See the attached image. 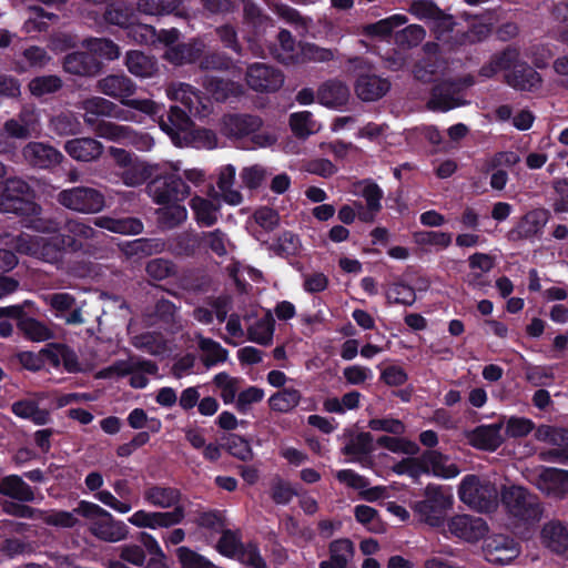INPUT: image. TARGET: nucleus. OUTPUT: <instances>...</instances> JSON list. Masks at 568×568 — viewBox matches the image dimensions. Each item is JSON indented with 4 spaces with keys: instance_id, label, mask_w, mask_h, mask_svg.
I'll return each mask as SVG.
<instances>
[{
    "instance_id": "obj_1",
    "label": "nucleus",
    "mask_w": 568,
    "mask_h": 568,
    "mask_svg": "<svg viewBox=\"0 0 568 568\" xmlns=\"http://www.w3.org/2000/svg\"><path fill=\"white\" fill-rule=\"evenodd\" d=\"M149 193L155 203L162 205L158 210V219L163 226L174 227L186 220L187 211L181 202L190 195V187L180 178L172 174L166 181H153Z\"/></svg>"
},
{
    "instance_id": "obj_2",
    "label": "nucleus",
    "mask_w": 568,
    "mask_h": 568,
    "mask_svg": "<svg viewBox=\"0 0 568 568\" xmlns=\"http://www.w3.org/2000/svg\"><path fill=\"white\" fill-rule=\"evenodd\" d=\"M160 128L180 148L193 146L213 149L216 146L215 134L206 129H195L186 113L172 106L168 120L160 121Z\"/></svg>"
},
{
    "instance_id": "obj_3",
    "label": "nucleus",
    "mask_w": 568,
    "mask_h": 568,
    "mask_svg": "<svg viewBox=\"0 0 568 568\" xmlns=\"http://www.w3.org/2000/svg\"><path fill=\"white\" fill-rule=\"evenodd\" d=\"M75 513L87 519L90 532L103 541L118 542L125 539L129 534L123 521L116 520L108 510L94 503L80 501Z\"/></svg>"
},
{
    "instance_id": "obj_4",
    "label": "nucleus",
    "mask_w": 568,
    "mask_h": 568,
    "mask_svg": "<svg viewBox=\"0 0 568 568\" xmlns=\"http://www.w3.org/2000/svg\"><path fill=\"white\" fill-rule=\"evenodd\" d=\"M98 89L103 94L119 100L123 105L139 110L145 114L154 115L160 111V105L152 100L130 99L136 90L131 79L123 74H111L98 82Z\"/></svg>"
},
{
    "instance_id": "obj_5",
    "label": "nucleus",
    "mask_w": 568,
    "mask_h": 568,
    "mask_svg": "<svg viewBox=\"0 0 568 568\" xmlns=\"http://www.w3.org/2000/svg\"><path fill=\"white\" fill-rule=\"evenodd\" d=\"M460 500L478 511H489L497 505L498 491L494 484L476 475H467L458 488Z\"/></svg>"
},
{
    "instance_id": "obj_6",
    "label": "nucleus",
    "mask_w": 568,
    "mask_h": 568,
    "mask_svg": "<svg viewBox=\"0 0 568 568\" xmlns=\"http://www.w3.org/2000/svg\"><path fill=\"white\" fill-rule=\"evenodd\" d=\"M14 247L18 252L37 257L48 263H58L62 260L67 248L62 235L31 236L21 234L17 237Z\"/></svg>"
},
{
    "instance_id": "obj_7",
    "label": "nucleus",
    "mask_w": 568,
    "mask_h": 568,
    "mask_svg": "<svg viewBox=\"0 0 568 568\" xmlns=\"http://www.w3.org/2000/svg\"><path fill=\"white\" fill-rule=\"evenodd\" d=\"M58 203L77 213L95 214L104 210V194L90 186H72L61 190L57 195Z\"/></svg>"
},
{
    "instance_id": "obj_8",
    "label": "nucleus",
    "mask_w": 568,
    "mask_h": 568,
    "mask_svg": "<svg viewBox=\"0 0 568 568\" xmlns=\"http://www.w3.org/2000/svg\"><path fill=\"white\" fill-rule=\"evenodd\" d=\"M453 505V496L445 493L442 487L429 485L425 489V498L413 505L414 511L420 520L432 527H439L444 523L446 511Z\"/></svg>"
},
{
    "instance_id": "obj_9",
    "label": "nucleus",
    "mask_w": 568,
    "mask_h": 568,
    "mask_svg": "<svg viewBox=\"0 0 568 568\" xmlns=\"http://www.w3.org/2000/svg\"><path fill=\"white\" fill-rule=\"evenodd\" d=\"M182 169L181 162H163L150 164L138 159L130 165L119 171L116 175L122 180L123 184L134 187L143 184L148 179L155 176L158 182L163 179L166 181L172 174Z\"/></svg>"
},
{
    "instance_id": "obj_10",
    "label": "nucleus",
    "mask_w": 568,
    "mask_h": 568,
    "mask_svg": "<svg viewBox=\"0 0 568 568\" xmlns=\"http://www.w3.org/2000/svg\"><path fill=\"white\" fill-rule=\"evenodd\" d=\"M32 191L21 179H8L0 183V212L26 213L34 211Z\"/></svg>"
},
{
    "instance_id": "obj_11",
    "label": "nucleus",
    "mask_w": 568,
    "mask_h": 568,
    "mask_svg": "<svg viewBox=\"0 0 568 568\" xmlns=\"http://www.w3.org/2000/svg\"><path fill=\"white\" fill-rule=\"evenodd\" d=\"M501 501L508 511L523 520H539L542 509L537 498L520 486L505 487Z\"/></svg>"
},
{
    "instance_id": "obj_12",
    "label": "nucleus",
    "mask_w": 568,
    "mask_h": 568,
    "mask_svg": "<svg viewBox=\"0 0 568 568\" xmlns=\"http://www.w3.org/2000/svg\"><path fill=\"white\" fill-rule=\"evenodd\" d=\"M158 367L150 361H142L136 357H130L126 361H120L112 366L101 371L100 377L124 376L130 375V385L134 388H143L148 385L146 375H154Z\"/></svg>"
},
{
    "instance_id": "obj_13",
    "label": "nucleus",
    "mask_w": 568,
    "mask_h": 568,
    "mask_svg": "<svg viewBox=\"0 0 568 568\" xmlns=\"http://www.w3.org/2000/svg\"><path fill=\"white\" fill-rule=\"evenodd\" d=\"M536 487L548 496L562 498L568 494V471L540 467L530 475Z\"/></svg>"
},
{
    "instance_id": "obj_14",
    "label": "nucleus",
    "mask_w": 568,
    "mask_h": 568,
    "mask_svg": "<svg viewBox=\"0 0 568 568\" xmlns=\"http://www.w3.org/2000/svg\"><path fill=\"white\" fill-rule=\"evenodd\" d=\"M447 527L453 536L467 542H477L488 532V526L483 518L465 514L453 516Z\"/></svg>"
},
{
    "instance_id": "obj_15",
    "label": "nucleus",
    "mask_w": 568,
    "mask_h": 568,
    "mask_svg": "<svg viewBox=\"0 0 568 568\" xmlns=\"http://www.w3.org/2000/svg\"><path fill=\"white\" fill-rule=\"evenodd\" d=\"M184 518V508L175 507L172 511L138 510L129 517V523L139 528H164L176 525Z\"/></svg>"
},
{
    "instance_id": "obj_16",
    "label": "nucleus",
    "mask_w": 568,
    "mask_h": 568,
    "mask_svg": "<svg viewBox=\"0 0 568 568\" xmlns=\"http://www.w3.org/2000/svg\"><path fill=\"white\" fill-rule=\"evenodd\" d=\"M166 95L170 100L183 104L193 115L205 116L211 110L210 99L202 98L190 84H172L166 90Z\"/></svg>"
},
{
    "instance_id": "obj_17",
    "label": "nucleus",
    "mask_w": 568,
    "mask_h": 568,
    "mask_svg": "<svg viewBox=\"0 0 568 568\" xmlns=\"http://www.w3.org/2000/svg\"><path fill=\"white\" fill-rule=\"evenodd\" d=\"M40 115L33 106H23L16 118L6 121L4 132L14 139L26 140L38 133Z\"/></svg>"
},
{
    "instance_id": "obj_18",
    "label": "nucleus",
    "mask_w": 568,
    "mask_h": 568,
    "mask_svg": "<svg viewBox=\"0 0 568 568\" xmlns=\"http://www.w3.org/2000/svg\"><path fill=\"white\" fill-rule=\"evenodd\" d=\"M483 550L487 561L497 565H507L519 555L515 540L503 535L491 536Z\"/></svg>"
},
{
    "instance_id": "obj_19",
    "label": "nucleus",
    "mask_w": 568,
    "mask_h": 568,
    "mask_svg": "<svg viewBox=\"0 0 568 568\" xmlns=\"http://www.w3.org/2000/svg\"><path fill=\"white\" fill-rule=\"evenodd\" d=\"M246 82L255 91H275L282 87L284 78L264 63H254L247 69Z\"/></svg>"
},
{
    "instance_id": "obj_20",
    "label": "nucleus",
    "mask_w": 568,
    "mask_h": 568,
    "mask_svg": "<svg viewBox=\"0 0 568 568\" xmlns=\"http://www.w3.org/2000/svg\"><path fill=\"white\" fill-rule=\"evenodd\" d=\"M261 126L262 120L255 115L227 114L222 119L221 132L229 138L241 140L248 138Z\"/></svg>"
},
{
    "instance_id": "obj_21",
    "label": "nucleus",
    "mask_w": 568,
    "mask_h": 568,
    "mask_svg": "<svg viewBox=\"0 0 568 568\" xmlns=\"http://www.w3.org/2000/svg\"><path fill=\"white\" fill-rule=\"evenodd\" d=\"M82 109L84 110V121L88 124H93L95 116L115 118L123 121L133 120L130 112L119 109L113 102L101 97H93L83 101Z\"/></svg>"
},
{
    "instance_id": "obj_22",
    "label": "nucleus",
    "mask_w": 568,
    "mask_h": 568,
    "mask_svg": "<svg viewBox=\"0 0 568 568\" xmlns=\"http://www.w3.org/2000/svg\"><path fill=\"white\" fill-rule=\"evenodd\" d=\"M24 160L32 166L50 169L63 160V154L53 146L42 142H30L23 150Z\"/></svg>"
},
{
    "instance_id": "obj_23",
    "label": "nucleus",
    "mask_w": 568,
    "mask_h": 568,
    "mask_svg": "<svg viewBox=\"0 0 568 568\" xmlns=\"http://www.w3.org/2000/svg\"><path fill=\"white\" fill-rule=\"evenodd\" d=\"M115 494L120 497L116 498L109 490H100L94 497L103 505L110 507L119 514H128L132 510L133 506L138 504V499L131 498V489L125 480H115L112 485Z\"/></svg>"
},
{
    "instance_id": "obj_24",
    "label": "nucleus",
    "mask_w": 568,
    "mask_h": 568,
    "mask_svg": "<svg viewBox=\"0 0 568 568\" xmlns=\"http://www.w3.org/2000/svg\"><path fill=\"white\" fill-rule=\"evenodd\" d=\"M549 220V212L545 209H535L526 213L517 225L509 232L510 240H528L539 233Z\"/></svg>"
},
{
    "instance_id": "obj_25",
    "label": "nucleus",
    "mask_w": 568,
    "mask_h": 568,
    "mask_svg": "<svg viewBox=\"0 0 568 568\" xmlns=\"http://www.w3.org/2000/svg\"><path fill=\"white\" fill-rule=\"evenodd\" d=\"M540 541L550 551L568 558V525L559 520L546 523L540 531Z\"/></svg>"
},
{
    "instance_id": "obj_26",
    "label": "nucleus",
    "mask_w": 568,
    "mask_h": 568,
    "mask_svg": "<svg viewBox=\"0 0 568 568\" xmlns=\"http://www.w3.org/2000/svg\"><path fill=\"white\" fill-rule=\"evenodd\" d=\"M503 423L480 425L466 434L468 443L478 449L494 452L503 443Z\"/></svg>"
},
{
    "instance_id": "obj_27",
    "label": "nucleus",
    "mask_w": 568,
    "mask_h": 568,
    "mask_svg": "<svg viewBox=\"0 0 568 568\" xmlns=\"http://www.w3.org/2000/svg\"><path fill=\"white\" fill-rule=\"evenodd\" d=\"M460 85L453 82H443L437 85L428 101V106L435 111L446 112L464 104L460 97Z\"/></svg>"
},
{
    "instance_id": "obj_28",
    "label": "nucleus",
    "mask_w": 568,
    "mask_h": 568,
    "mask_svg": "<svg viewBox=\"0 0 568 568\" xmlns=\"http://www.w3.org/2000/svg\"><path fill=\"white\" fill-rule=\"evenodd\" d=\"M43 399L44 393H37L33 398H23L14 402L11 405V410L21 419L31 420L36 425H45L50 419V415L48 410L39 406Z\"/></svg>"
},
{
    "instance_id": "obj_29",
    "label": "nucleus",
    "mask_w": 568,
    "mask_h": 568,
    "mask_svg": "<svg viewBox=\"0 0 568 568\" xmlns=\"http://www.w3.org/2000/svg\"><path fill=\"white\" fill-rule=\"evenodd\" d=\"M409 12L419 20L430 21L436 31L450 30L453 20L445 16L433 2L427 0L414 1L409 7Z\"/></svg>"
},
{
    "instance_id": "obj_30",
    "label": "nucleus",
    "mask_w": 568,
    "mask_h": 568,
    "mask_svg": "<svg viewBox=\"0 0 568 568\" xmlns=\"http://www.w3.org/2000/svg\"><path fill=\"white\" fill-rule=\"evenodd\" d=\"M236 168L232 164L221 165L216 170V185L221 199L229 205H240L243 202L242 193L234 189Z\"/></svg>"
},
{
    "instance_id": "obj_31",
    "label": "nucleus",
    "mask_w": 568,
    "mask_h": 568,
    "mask_svg": "<svg viewBox=\"0 0 568 568\" xmlns=\"http://www.w3.org/2000/svg\"><path fill=\"white\" fill-rule=\"evenodd\" d=\"M437 50L438 45L436 43L425 44L424 51L427 54V58L416 64L413 71L415 79L422 82L437 80L438 75L444 70V63L435 57Z\"/></svg>"
},
{
    "instance_id": "obj_32",
    "label": "nucleus",
    "mask_w": 568,
    "mask_h": 568,
    "mask_svg": "<svg viewBox=\"0 0 568 568\" xmlns=\"http://www.w3.org/2000/svg\"><path fill=\"white\" fill-rule=\"evenodd\" d=\"M511 72L506 74L507 83L516 90L532 91L540 87L539 74L526 63L514 62Z\"/></svg>"
},
{
    "instance_id": "obj_33",
    "label": "nucleus",
    "mask_w": 568,
    "mask_h": 568,
    "mask_svg": "<svg viewBox=\"0 0 568 568\" xmlns=\"http://www.w3.org/2000/svg\"><path fill=\"white\" fill-rule=\"evenodd\" d=\"M190 207L196 223L201 226L209 227L219 221L221 205L216 197L193 196L190 201Z\"/></svg>"
},
{
    "instance_id": "obj_34",
    "label": "nucleus",
    "mask_w": 568,
    "mask_h": 568,
    "mask_svg": "<svg viewBox=\"0 0 568 568\" xmlns=\"http://www.w3.org/2000/svg\"><path fill=\"white\" fill-rule=\"evenodd\" d=\"M128 30L129 37L141 44H153L156 40L165 44H172L179 37V32L175 29L163 30L156 34L153 27L143 23L135 24L134 21Z\"/></svg>"
},
{
    "instance_id": "obj_35",
    "label": "nucleus",
    "mask_w": 568,
    "mask_h": 568,
    "mask_svg": "<svg viewBox=\"0 0 568 568\" xmlns=\"http://www.w3.org/2000/svg\"><path fill=\"white\" fill-rule=\"evenodd\" d=\"M64 150L77 161L90 162L102 154L103 145L91 138H79L67 141Z\"/></svg>"
},
{
    "instance_id": "obj_36",
    "label": "nucleus",
    "mask_w": 568,
    "mask_h": 568,
    "mask_svg": "<svg viewBox=\"0 0 568 568\" xmlns=\"http://www.w3.org/2000/svg\"><path fill=\"white\" fill-rule=\"evenodd\" d=\"M348 87L338 80L323 83L317 91V101L327 108H339L349 100Z\"/></svg>"
},
{
    "instance_id": "obj_37",
    "label": "nucleus",
    "mask_w": 568,
    "mask_h": 568,
    "mask_svg": "<svg viewBox=\"0 0 568 568\" xmlns=\"http://www.w3.org/2000/svg\"><path fill=\"white\" fill-rule=\"evenodd\" d=\"M65 232L62 237H64L67 248L71 251L81 250L84 243L93 239L97 233L94 227L78 219H71L67 222Z\"/></svg>"
},
{
    "instance_id": "obj_38",
    "label": "nucleus",
    "mask_w": 568,
    "mask_h": 568,
    "mask_svg": "<svg viewBox=\"0 0 568 568\" xmlns=\"http://www.w3.org/2000/svg\"><path fill=\"white\" fill-rule=\"evenodd\" d=\"M390 88L386 79L376 75H362L356 81L355 92L363 101H376L384 97Z\"/></svg>"
},
{
    "instance_id": "obj_39",
    "label": "nucleus",
    "mask_w": 568,
    "mask_h": 568,
    "mask_svg": "<svg viewBox=\"0 0 568 568\" xmlns=\"http://www.w3.org/2000/svg\"><path fill=\"white\" fill-rule=\"evenodd\" d=\"M424 463L427 465V474L443 479H452L460 474L459 467L447 456L430 450L424 454Z\"/></svg>"
},
{
    "instance_id": "obj_40",
    "label": "nucleus",
    "mask_w": 568,
    "mask_h": 568,
    "mask_svg": "<svg viewBox=\"0 0 568 568\" xmlns=\"http://www.w3.org/2000/svg\"><path fill=\"white\" fill-rule=\"evenodd\" d=\"M304 43H296L292 34L282 30L278 33V47H276L272 54L284 64H301L300 49Z\"/></svg>"
},
{
    "instance_id": "obj_41",
    "label": "nucleus",
    "mask_w": 568,
    "mask_h": 568,
    "mask_svg": "<svg viewBox=\"0 0 568 568\" xmlns=\"http://www.w3.org/2000/svg\"><path fill=\"white\" fill-rule=\"evenodd\" d=\"M64 70L77 75H94L100 70V63L95 58L84 52H75L65 57Z\"/></svg>"
},
{
    "instance_id": "obj_42",
    "label": "nucleus",
    "mask_w": 568,
    "mask_h": 568,
    "mask_svg": "<svg viewBox=\"0 0 568 568\" xmlns=\"http://www.w3.org/2000/svg\"><path fill=\"white\" fill-rule=\"evenodd\" d=\"M144 500L160 508L178 507L181 494L172 487L153 486L144 490Z\"/></svg>"
},
{
    "instance_id": "obj_43",
    "label": "nucleus",
    "mask_w": 568,
    "mask_h": 568,
    "mask_svg": "<svg viewBox=\"0 0 568 568\" xmlns=\"http://www.w3.org/2000/svg\"><path fill=\"white\" fill-rule=\"evenodd\" d=\"M204 51V44L201 41H194L187 44L171 45L165 51V58L174 64L195 62Z\"/></svg>"
},
{
    "instance_id": "obj_44",
    "label": "nucleus",
    "mask_w": 568,
    "mask_h": 568,
    "mask_svg": "<svg viewBox=\"0 0 568 568\" xmlns=\"http://www.w3.org/2000/svg\"><path fill=\"white\" fill-rule=\"evenodd\" d=\"M274 334V318L270 312L247 326V338L262 346L272 344Z\"/></svg>"
},
{
    "instance_id": "obj_45",
    "label": "nucleus",
    "mask_w": 568,
    "mask_h": 568,
    "mask_svg": "<svg viewBox=\"0 0 568 568\" xmlns=\"http://www.w3.org/2000/svg\"><path fill=\"white\" fill-rule=\"evenodd\" d=\"M94 225L124 235L139 234L143 229L142 223L133 217L112 219L109 216H99L94 219Z\"/></svg>"
},
{
    "instance_id": "obj_46",
    "label": "nucleus",
    "mask_w": 568,
    "mask_h": 568,
    "mask_svg": "<svg viewBox=\"0 0 568 568\" xmlns=\"http://www.w3.org/2000/svg\"><path fill=\"white\" fill-rule=\"evenodd\" d=\"M0 494L21 501L34 499L31 487L17 475L7 476L0 481Z\"/></svg>"
},
{
    "instance_id": "obj_47",
    "label": "nucleus",
    "mask_w": 568,
    "mask_h": 568,
    "mask_svg": "<svg viewBox=\"0 0 568 568\" xmlns=\"http://www.w3.org/2000/svg\"><path fill=\"white\" fill-rule=\"evenodd\" d=\"M197 345L202 352V361L206 367L226 362L229 352L222 345L211 338L197 336Z\"/></svg>"
},
{
    "instance_id": "obj_48",
    "label": "nucleus",
    "mask_w": 568,
    "mask_h": 568,
    "mask_svg": "<svg viewBox=\"0 0 568 568\" xmlns=\"http://www.w3.org/2000/svg\"><path fill=\"white\" fill-rule=\"evenodd\" d=\"M125 64L128 70L139 78H150L158 70L156 62L140 51L128 52Z\"/></svg>"
},
{
    "instance_id": "obj_49",
    "label": "nucleus",
    "mask_w": 568,
    "mask_h": 568,
    "mask_svg": "<svg viewBox=\"0 0 568 568\" xmlns=\"http://www.w3.org/2000/svg\"><path fill=\"white\" fill-rule=\"evenodd\" d=\"M407 21L408 19L404 14H393L375 23L365 26L363 33L372 38L383 39L390 36L394 29L406 24Z\"/></svg>"
},
{
    "instance_id": "obj_50",
    "label": "nucleus",
    "mask_w": 568,
    "mask_h": 568,
    "mask_svg": "<svg viewBox=\"0 0 568 568\" xmlns=\"http://www.w3.org/2000/svg\"><path fill=\"white\" fill-rule=\"evenodd\" d=\"M204 85L206 91L216 101H224L230 97H236L242 93L241 84L214 77L206 78Z\"/></svg>"
},
{
    "instance_id": "obj_51",
    "label": "nucleus",
    "mask_w": 568,
    "mask_h": 568,
    "mask_svg": "<svg viewBox=\"0 0 568 568\" xmlns=\"http://www.w3.org/2000/svg\"><path fill=\"white\" fill-rule=\"evenodd\" d=\"M301 392L296 388H283L268 398L270 408L278 413H288L301 402Z\"/></svg>"
},
{
    "instance_id": "obj_52",
    "label": "nucleus",
    "mask_w": 568,
    "mask_h": 568,
    "mask_svg": "<svg viewBox=\"0 0 568 568\" xmlns=\"http://www.w3.org/2000/svg\"><path fill=\"white\" fill-rule=\"evenodd\" d=\"M352 193L357 196H363L366 200L369 211L375 213L381 210L383 191L376 183L372 181L357 182L353 185Z\"/></svg>"
},
{
    "instance_id": "obj_53",
    "label": "nucleus",
    "mask_w": 568,
    "mask_h": 568,
    "mask_svg": "<svg viewBox=\"0 0 568 568\" xmlns=\"http://www.w3.org/2000/svg\"><path fill=\"white\" fill-rule=\"evenodd\" d=\"M22 57L26 62H23L21 59H16L13 61V70L18 73H23L29 68H42L50 61V57L45 50L39 47H31L26 49L22 53Z\"/></svg>"
},
{
    "instance_id": "obj_54",
    "label": "nucleus",
    "mask_w": 568,
    "mask_h": 568,
    "mask_svg": "<svg viewBox=\"0 0 568 568\" xmlns=\"http://www.w3.org/2000/svg\"><path fill=\"white\" fill-rule=\"evenodd\" d=\"M19 329L31 341L44 342L52 338V331L42 322L26 316L18 323Z\"/></svg>"
},
{
    "instance_id": "obj_55",
    "label": "nucleus",
    "mask_w": 568,
    "mask_h": 568,
    "mask_svg": "<svg viewBox=\"0 0 568 568\" xmlns=\"http://www.w3.org/2000/svg\"><path fill=\"white\" fill-rule=\"evenodd\" d=\"M77 515L75 508L72 511L40 509L39 520L54 527L71 528L78 523Z\"/></svg>"
},
{
    "instance_id": "obj_56",
    "label": "nucleus",
    "mask_w": 568,
    "mask_h": 568,
    "mask_svg": "<svg viewBox=\"0 0 568 568\" xmlns=\"http://www.w3.org/2000/svg\"><path fill=\"white\" fill-rule=\"evenodd\" d=\"M240 382V378L233 377L225 372L216 374L213 378V383L220 390V396L225 404H231L235 400Z\"/></svg>"
},
{
    "instance_id": "obj_57",
    "label": "nucleus",
    "mask_w": 568,
    "mask_h": 568,
    "mask_svg": "<svg viewBox=\"0 0 568 568\" xmlns=\"http://www.w3.org/2000/svg\"><path fill=\"white\" fill-rule=\"evenodd\" d=\"M290 125L292 131L301 138H306L320 129V125L313 120L312 113L308 111L291 114Z\"/></svg>"
},
{
    "instance_id": "obj_58",
    "label": "nucleus",
    "mask_w": 568,
    "mask_h": 568,
    "mask_svg": "<svg viewBox=\"0 0 568 568\" xmlns=\"http://www.w3.org/2000/svg\"><path fill=\"white\" fill-rule=\"evenodd\" d=\"M518 60V53L516 50H506L501 54L494 57L490 62L481 68V74L484 77H493L499 71L511 69L514 62Z\"/></svg>"
},
{
    "instance_id": "obj_59",
    "label": "nucleus",
    "mask_w": 568,
    "mask_h": 568,
    "mask_svg": "<svg viewBox=\"0 0 568 568\" xmlns=\"http://www.w3.org/2000/svg\"><path fill=\"white\" fill-rule=\"evenodd\" d=\"M518 60V53L516 50H506L501 54L494 57L490 62L481 68V74L484 77H493L499 71L511 69L514 62Z\"/></svg>"
},
{
    "instance_id": "obj_60",
    "label": "nucleus",
    "mask_w": 568,
    "mask_h": 568,
    "mask_svg": "<svg viewBox=\"0 0 568 568\" xmlns=\"http://www.w3.org/2000/svg\"><path fill=\"white\" fill-rule=\"evenodd\" d=\"M83 44L94 55L106 60H114L120 55L119 47L108 39H88Z\"/></svg>"
},
{
    "instance_id": "obj_61",
    "label": "nucleus",
    "mask_w": 568,
    "mask_h": 568,
    "mask_svg": "<svg viewBox=\"0 0 568 568\" xmlns=\"http://www.w3.org/2000/svg\"><path fill=\"white\" fill-rule=\"evenodd\" d=\"M386 298L388 303L413 305L416 301L415 290L404 283H393L386 290Z\"/></svg>"
},
{
    "instance_id": "obj_62",
    "label": "nucleus",
    "mask_w": 568,
    "mask_h": 568,
    "mask_svg": "<svg viewBox=\"0 0 568 568\" xmlns=\"http://www.w3.org/2000/svg\"><path fill=\"white\" fill-rule=\"evenodd\" d=\"M182 0H139L138 10L148 16L172 12Z\"/></svg>"
},
{
    "instance_id": "obj_63",
    "label": "nucleus",
    "mask_w": 568,
    "mask_h": 568,
    "mask_svg": "<svg viewBox=\"0 0 568 568\" xmlns=\"http://www.w3.org/2000/svg\"><path fill=\"white\" fill-rule=\"evenodd\" d=\"M354 516L356 520L368 530L373 532H381L383 530V525L379 520L378 514L373 507L367 505H357L354 508Z\"/></svg>"
},
{
    "instance_id": "obj_64",
    "label": "nucleus",
    "mask_w": 568,
    "mask_h": 568,
    "mask_svg": "<svg viewBox=\"0 0 568 568\" xmlns=\"http://www.w3.org/2000/svg\"><path fill=\"white\" fill-rule=\"evenodd\" d=\"M178 557L182 568H219L203 556L186 547H180L178 549Z\"/></svg>"
}]
</instances>
